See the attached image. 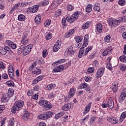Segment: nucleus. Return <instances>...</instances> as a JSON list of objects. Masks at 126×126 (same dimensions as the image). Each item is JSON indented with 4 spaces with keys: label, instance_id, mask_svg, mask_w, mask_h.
Masks as SVG:
<instances>
[{
    "label": "nucleus",
    "instance_id": "1",
    "mask_svg": "<svg viewBox=\"0 0 126 126\" xmlns=\"http://www.w3.org/2000/svg\"><path fill=\"white\" fill-rule=\"evenodd\" d=\"M91 50H92V47H88L85 49L84 53V48L81 47L80 48L79 54L78 55V58H79V59H81V57L83 56H87V55H88V53H89Z\"/></svg>",
    "mask_w": 126,
    "mask_h": 126
},
{
    "label": "nucleus",
    "instance_id": "2",
    "mask_svg": "<svg viewBox=\"0 0 126 126\" xmlns=\"http://www.w3.org/2000/svg\"><path fill=\"white\" fill-rule=\"evenodd\" d=\"M78 16H79L78 12H75L72 16H67L66 19L68 22L73 23L75 20L78 19Z\"/></svg>",
    "mask_w": 126,
    "mask_h": 126
},
{
    "label": "nucleus",
    "instance_id": "3",
    "mask_svg": "<svg viewBox=\"0 0 126 126\" xmlns=\"http://www.w3.org/2000/svg\"><path fill=\"white\" fill-rule=\"evenodd\" d=\"M54 116V113L52 111L47 112L45 114H40L38 116V119L40 120H48V119H50L52 118V117Z\"/></svg>",
    "mask_w": 126,
    "mask_h": 126
},
{
    "label": "nucleus",
    "instance_id": "4",
    "mask_svg": "<svg viewBox=\"0 0 126 126\" xmlns=\"http://www.w3.org/2000/svg\"><path fill=\"white\" fill-rule=\"evenodd\" d=\"M39 104L40 106H42V107H43L44 108H46L47 109H48V110H50V109H52V104L47 100H40L39 101Z\"/></svg>",
    "mask_w": 126,
    "mask_h": 126
},
{
    "label": "nucleus",
    "instance_id": "5",
    "mask_svg": "<svg viewBox=\"0 0 126 126\" xmlns=\"http://www.w3.org/2000/svg\"><path fill=\"white\" fill-rule=\"evenodd\" d=\"M32 48H33V44L27 45L26 48H24V50L23 51V56H27V55H28V54L31 52V49Z\"/></svg>",
    "mask_w": 126,
    "mask_h": 126
},
{
    "label": "nucleus",
    "instance_id": "6",
    "mask_svg": "<svg viewBox=\"0 0 126 126\" xmlns=\"http://www.w3.org/2000/svg\"><path fill=\"white\" fill-rule=\"evenodd\" d=\"M108 22L109 25L112 27L118 26V25L120 24V20H117L115 19H110Z\"/></svg>",
    "mask_w": 126,
    "mask_h": 126
},
{
    "label": "nucleus",
    "instance_id": "7",
    "mask_svg": "<svg viewBox=\"0 0 126 126\" xmlns=\"http://www.w3.org/2000/svg\"><path fill=\"white\" fill-rule=\"evenodd\" d=\"M64 69V66L63 65H59L55 67L53 69L54 72H61V71H63Z\"/></svg>",
    "mask_w": 126,
    "mask_h": 126
},
{
    "label": "nucleus",
    "instance_id": "8",
    "mask_svg": "<svg viewBox=\"0 0 126 126\" xmlns=\"http://www.w3.org/2000/svg\"><path fill=\"white\" fill-rule=\"evenodd\" d=\"M105 71V69L103 68H100L98 69L96 74V78H100L104 74V72Z\"/></svg>",
    "mask_w": 126,
    "mask_h": 126
},
{
    "label": "nucleus",
    "instance_id": "9",
    "mask_svg": "<svg viewBox=\"0 0 126 126\" xmlns=\"http://www.w3.org/2000/svg\"><path fill=\"white\" fill-rule=\"evenodd\" d=\"M119 84L117 82H115L112 84V89L113 93H117V91L119 89Z\"/></svg>",
    "mask_w": 126,
    "mask_h": 126
},
{
    "label": "nucleus",
    "instance_id": "10",
    "mask_svg": "<svg viewBox=\"0 0 126 126\" xmlns=\"http://www.w3.org/2000/svg\"><path fill=\"white\" fill-rule=\"evenodd\" d=\"M6 43L7 45H8V46H9V47H11L12 49H16V44L14 43V42H12L11 40H6Z\"/></svg>",
    "mask_w": 126,
    "mask_h": 126
},
{
    "label": "nucleus",
    "instance_id": "11",
    "mask_svg": "<svg viewBox=\"0 0 126 126\" xmlns=\"http://www.w3.org/2000/svg\"><path fill=\"white\" fill-rule=\"evenodd\" d=\"M66 52H67L68 55H69L70 56H73L74 55V51H73V47L72 46H70L67 48V49L66 50Z\"/></svg>",
    "mask_w": 126,
    "mask_h": 126
},
{
    "label": "nucleus",
    "instance_id": "12",
    "mask_svg": "<svg viewBox=\"0 0 126 126\" xmlns=\"http://www.w3.org/2000/svg\"><path fill=\"white\" fill-rule=\"evenodd\" d=\"M61 47V41L59 40L57 41L56 44L54 45L53 47V52H58L59 49Z\"/></svg>",
    "mask_w": 126,
    "mask_h": 126
},
{
    "label": "nucleus",
    "instance_id": "13",
    "mask_svg": "<svg viewBox=\"0 0 126 126\" xmlns=\"http://www.w3.org/2000/svg\"><path fill=\"white\" fill-rule=\"evenodd\" d=\"M107 106L108 107V108H109V109H111V110L114 108V101L113 99H112V98L108 99Z\"/></svg>",
    "mask_w": 126,
    "mask_h": 126
},
{
    "label": "nucleus",
    "instance_id": "14",
    "mask_svg": "<svg viewBox=\"0 0 126 126\" xmlns=\"http://www.w3.org/2000/svg\"><path fill=\"white\" fill-rule=\"evenodd\" d=\"M27 45H28V38L22 39L20 43V46L24 48H26Z\"/></svg>",
    "mask_w": 126,
    "mask_h": 126
},
{
    "label": "nucleus",
    "instance_id": "15",
    "mask_svg": "<svg viewBox=\"0 0 126 126\" xmlns=\"http://www.w3.org/2000/svg\"><path fill=\"white\" fill-rule=\"evenodd\" d=\"M75 94V89H74V88H71L69 92V94H68V98H72V97H73V96H74Z\"/></svg>",
    "mask_w": 126,
    "mask_h": 126
},
{
    "label": "nucleus",
    "instance_id": "16",
    "mask_svg": "<svg viewBox=\"0 0 126 126\" xmlns=\"http://www.w3.org/2000/svg\"><path fill=\"white\" fill-rule=\"evenodd\" d=\"M71 109V103H67L66 104L64 105L62 107V110L63 111H69V110H70Z\"/></svg>",
    "mask_w": 126,
    "mask_h": 126
},
{
    "label": "nucleus",
    "instance_id": "17",
    "mask_svg": "<svg viewBox=\"0 0 126 126\" xmlns=\"http://www.w3.org/2000/svg\"><path fill=\"white\" fill-rule=\"evenodd\" d=\"M126 93L125 92L122 93L119 98V102L120 103H123V102L125 101V99H126Z\"/></svg>",
    "mask_w": 126,
    "mask_h": 126
},
{
    "label": "nucleus",
    "instance_id": "18",
    "mask_svg": "<svg viewBox=\"0 0 126 126\" xmlns=\"http://www.w3.org/2000/svg\"><path fill=\"white\" fill-rule=\"evenodd\" d=\"M62 1H63V0H55L53 3L51 5V7L52 8H56L57 5H59L60 3H62Z\"/></svg>",
    "mask_w": 126,
    "mask_h": 126
},
{
    "label": "nucleus",
    "instance_id": "19",
    "mask_svg": "<svg viewBox=\"0 0 126 126\" xmlns=\"http://www.w3.org/2000/svg\"><path fill=\"white\" fill-rule=\"evenodd\" d=\"M91 105H92V102H91L88 103V104L85 108L84 110V114H87L90 111V109H91Z\"/></svg>",
    "mask_w": 126,
    "mask_h": 126
},
{
    "label": "nucleus",
    "instance_id": "20",
    "mask_svg": "<svg viewBox=\"0 0 126 126\" xmlns=\"http://www.w3.org/2000/svg\"><path fill=\"white\" fill-rule=\"evenodd\" d=\"M14 105L15 106H18L20 109H21V108H22L24 105V102L21 100L17 101L15 102Z\"/></svg>",
    "mask_w": 126,
    "mask_h": 126
},
{
    "label": "nucleus",
    "instance_id": "21",
    "mask_svg": "<svg viewBox=\"0 0 126 126\" xmlns=\"http://www.w3.org/2000/svg\"><path fill=\"white\" fill-rule=\"evenodd\" d=\"M29 116H30L29 112L27 111H26L24 112V114H23L22 118L24 121H27V120H28V119H29Z\"/></svg>",
    "mask_w": 126,
    "mask_h": 126
},
{
    "label": "nucleus",
    "instance_id": "22",
    "mask_svg": "<svg viewBox=\"0 0 126 126\" xmlns=\"http://www.w3.org/2000/svg\"><path fill=\"white\" fill-rule=\"evenodd\" d=\"M96 30L98 33H102L103 31V25H102L101 23L97 24Z\"/></svg>",
    "mask_w": 126,
    "mask_h": 126
},
{
    "label": "nucleus",
    "instance_id": "23",
    "mask_svg": "<svg viewBox=\"0 0 126 126\" xmlns=\"http://www.w3.org/2000/svg\"><path fill=\"white\" fill-rule=\"evenodd\" d=\"M74 33V29H71L70 31L67 32L65 34V37L66 38H68V37H70L72 34Z\"/></svg>",
    "mask_w": 126,
    "mask_h": 126
},
{
    "label": "nucleus",
    "instance_id": "24",
    "mask_svg": "<svg viewBox=\"0 0 126 126\" xmlns=\"http://www.w3.org/2000/svg\"><path fill=\"white\" fill-rule=\"evenodd\" d=\"M32 73H33L34 74H41L42 71H41V70H40V69L37 68V67H34L33 68V69H32Z\"/></svg>",
    "mask_w": 126,
    "mask_h": 126
},
{
    "label": "nucleus",
    "instance_id": "25",
    "mask_svg": "<svg viewBox=\"0 0 126 126\" xmlns=\"http://www.w3.org/2000/svg\"><path fill=\"white\" fill-rule=\"evenodd\" d=\"M126 118V111L123 112L120 116L119 121L120 123H123Z\"/></svg>",
    "mask_w": 126,
    "mask_h": 126
},
{
    "label": "nucleus",
    "instance_id": "26",
    "mask_svg": "<svg viewBox=\"0 0 126 126\" xmlns=\"http://www.w3.org/2000/svg\"><path fill=\"white\" fill-rule=\"evenodd\" d=\"M65 62V60L64 59H61L55 62H54L53 63H52V65H58V64H61V63H63Z\"/></svg>",
    "mask_w": 126,
    "mask_h": 126
},
{
    "label": "nucleus",
    "instance_id": "27",
    "mask_svg": "<svg viewBox=\"0 0 126 126\" xmlns=\"http://www.w3.org/2000/svg\"><path fill=\"white\" fill-rule=\"evenodd\" d=\"M13 94H14V91L12 88H9L7 93L8 97H12L13 96Z\"/></svg>",
    "mask_w": 126,
    "mask_h": 126
},
{
    "label": "nucleus",
    "instance_id": "28",
    "mask_svg": "<svg viewBox=\"0 0 126 126\" xmlns=\"http://www.w3.org/2000/svg\"><path fill=\"white\" fill-rule=\"evenodd\" d=\"M18 111H20V108H19L17 106L15 105L12 107L11 112L13 114H15L16 112H18Z\"/></svg>",
    "mask_w": 126,
    "mask_h": 126
},
{
    "label": "nucleus",
    "instance_id": "29",
    "mask_svg": "<svg viewBox=\"0 0 126 126\" xmlns=\"http://www.w3.org/2000/svg\"><path fill=\"white\" fill-rule=\"evenodd\" d=\"M112 49H108L107 50H105L102 54V57L107 56L109 54H112Z\"/></svg>",
    "mask_w": 126,
    "mask_h": 126
},
{
    "label": "nucleus",
    "instance_id": "30",
    "mask_svg": "<svg viewBox=\"0 0 126 126\" xmlns=\"http://www.w3.org/2000/svg\"><path fill=\"white\" fill-rule=\"evenodd\" d=\"M109 121L111 124H114V125H117L119 123V119L116 118H110Z\"/></svg>",
    "mask_w": 126,
    "mask_h": 126
},
{
    "label": "nucleus",
    "instance_id": "31",
    "mask_svg": "<svg viewBox=\"0 0 126 126\" xmlns=\"http://www.w3.org/2000/svg\"><path fill=\"white\" fill-rule=\"evenodd\" d=\"M38 11V6L34 5L33 6L31 9V12L32 13H35V12H37Z\"/></svg>",
    "mask_w": 126,
    "mask_h": 126
},
{
    "label": "nucleus",
    "instance_id": "32",
    "mask_svg": "<svg viewBox=\"0 0 126 126\" xmlns=\"http://www.w3.org/2000/svg\"><path fill=\"white\" fill-rule=\"evenodd\" d=\"M26 17L23 14H20L18 16V20L19 21H24Z\"/></svg>",
    "mask_w": 126,
    "mask_h": 126
},
{
    "label": "nucleus",
    "instance_id": "33",
    "mask_svg": "<svg viewBox=\"0 0 126 126\" xmlns=\"http://www.w3.org/2000/svg\"><path fill=\"white\" fill-rule=\"evenodd\" d=\"M34 21L36 23H40L41 22V15H36V16L35 18Z\"/></svg>",
    "mask_w": 126,
    "mask_h": 126
},
{
    "label": "nucleus",
    "instance_id": "34",
    "mask_svg": "<svg viewBox=\"0 0 126 126\" xmlns=\"http://www.w3.org/2000/svg\"><path fill=\"white\" fill-rule=\"evenodd\" d=\"M100 4L99 3H95L94 4V11H97V12H99L100 11Z\"/></svg>",
    "mask_w": 126,
    "mask_h": 126
},
{
    "label": "nucleus",
    "instance_id": "35",
    "mask_svg": "<svg viewBox=\"0 0 126 126\" xmlns=\"http://www.w3.org/2000/svg\"><path fill=\"white\" fill-rule=\"evenodd\" d=\"M86 11L88 13L91 12V11H92V5H88L86 7Z\"/></svg>",
    "mask_w": 126,
    "mask_h": 126
},
{
    "label": "nucleus",
    "instance_id": "36",
    "mask_svg": "<svg viewBox=\"0 0 126 126\" xmlns=\"http://www.w3.org/2000/svg\"><path fill=\"white\" fill-rule=\"evenodd\" d=\"M90 25V22H87L86 23L84 24L82 27V29H87Z\"/></svg>",
    "mask_w": 126,
    "mask_h": 126
},
{
    "label": "nucleus",
    "instance_id": "37",
    "mask_svg": "<svg viewBox=\"0 0 126 126\" xmlns=\"http://www.w3.org/2000/svg\"><path fill=\"white\" fill-rule=\"evenodd\" d=\"M51 20L50 19L46 20L44 22L45 27H48V26H50V25H51Z\"/></svg>",
    "mask_w": 126,
    "mask_h": 126
},
{
    "label": "nucleus",
    "instance_id": "38",
    "mask_svg": "<svg viewBox=\"0 0 126 126\" xmlns=\"http://www.w3.org/2000/svg\"><path fill=\"white\" fill-rule=\"evenodd\" d=\"M36 65H37L36 62H34L33 63H32V66L29 67V70H30V71H32V69L35 68V66H36Z\"/></svg>",
    "mask_w": 126,
    "mask_h": 126
},
{
    "label": "nucleus",
    "instance_id": "39",
    "mask_svg": "<svg viewBox=\"0 0 126 126\" xmlns=\"http://www.w3.org/2000/svg\"><path fill=\"white\" fill-rule=\"evenodd\" d=\"M63 116V113L61 112L57 114H56L55 116V119H56L58 120V119H60V118H62Z\"/></svg>",
    "mask_w": 126,
    "mask_h": 126
},
{
    "label": "nucleus",
    "instance_id": "40",
    "mask_svg": "<svg viewBox=\"0 0 126 126\" xmlns=\"http://www.w3.org/2000/svg\"><path fill=\"white\" fill-rule=\"evenodd\" d=\"M6 84L8 86H10V87H14V83L12 82L11 80H9L6 82Z\"/></svg>",
    "mask_w": 126,
    "mask_h": 126
},
{
    "label": "nucleus",
    "instance_id": "41",
    "mask_svg": "<svg viewBox=\"0 0 126 126\" xmlns=\"http://www.w3.org/2000/svg\"><path fill=\"white\" fill-rule=\"evenodd\" d=\"M15 124V119L14 118H12L9 121V125L11 126H14Z\"/></svg>",
    "mask_w": 126,
    "mask_h": 126
},
{
    "label": "nucleus",
    "instance_id": "42",
    "mask_svg": "<svg viewBox=\"0 0 126 126\" xmlns=\"http://www.w3.org/2000/svg\"><path fill=\"white\" fill-rule=\"evenodd\" d=\"M56 87V84H51L48 85L46 89H48V90H51V89H53V88H54V87Z\"/></svg>",
    "mask_w": 126,
    "mask_h": 126
},
{
    "label": "nucleus",
    "instance_id": "43",
    "mask_svg": "<svg viewBox=\"0 0 126 126\" xmlns=\"http://www.w3.org/2000/svg\"><path fill=\"white\" fill-rule=\"evenodd\" d=\"M74 39L77 43H79L80 42H81L82 40H83V37L76 36Z\"/></svg>",
    "mask_w": 126,
    "mask_h": 126
},
{
    "label": "nucleus",
    "instance_id": "44",
    "mask_svg": "<svg viewBox=\"0 0 126 126\" xmlns=\"http://www.w3.org/2000/svg\"><path fill=\"white\" fill-rule=\"evenodd\" d=\"M120 61L122 62V63H126V57L125 55L121 56L120 57Z\"/></svg>",
    "mask_w": 126,
    "mask_h": 126
},
{
    "label": "nucleus",
    "instance_id": "45",
    "mask_svg": "<svg viewBox=\"0 0 126 126\" xmlns=\"http://www.w3.org/2000/svg\"><path fill=\"white\" fill-rule=\"evenodd\" d=\"M5 124V119L0 117V126H3Z\"/></svg>",
    "mask_w": 126,
    "mask_h": 126
},
{
    "label": "nucleus",
    "instance_id": "46",
    "mask_svg": "<svg viewBox=\"0 0 126 126\" xmlns=\"http://www.w3.org/2000/svg\"><path fill=\"white\" fill-rule=\"evenodd\" d=\"M106 67L108 69H109V70H112V69H113V66H112L111 63H108L106 64Z\"/></svg>",
    "mask_w": 126,
    "mask_h": 126
},
{
    "label": "nucleus",
    "instance_id": "47",
    "mask_svg": "<svg viewBox=\"0 0 126 126\" xmlns=\"http://www.w3.org/2000/svg\"><path fill=\"white\" fill-rule=\"evenodd\" d=\"M88 45V40L85 39L84 40V42L83 43L82 46L81 48H83L84 49Z\"/></svg>",
    "mask_w": 126,
    "mask_h": 126
},
{
    "label": "nucleus",
    "instance_id": "48",
    "mask_svg": "<svg viewBox=\"0 0 126 126\" xmlns=\"http://www.w3.org/2000/svg\"><path fill=\"white\" fill-rule=\"evenodd\" d=\"M87 83H84L81 84L80 85V89H83V88H86V87H87Z\"/></svg>",
    "mask_w": 126,
    "mask_h": 126
},
{
    "label": "nucleus",
    "instance_id": "49",
    "mask_svg": "<svg viewBox=\"0 0 126 126\" xmlns=\"http://www.w3.org/2000/svg\"><path fill=\"white\" fill-rule=\"evenodd\" d=\"M49 4V1L48 0H45L41 2V5H42V6H46V5H48Z\"/></svg>",
    "mask_w": 126,
    "mask_h": 126
},
{
    "label": "nucleus",
    "instance_id": "50",
    "mask_svg": "<svg viewBox=\"0 0 126 126\" xmlns=\"http://www.w3.org/2000/svg\"><path fill=\"white\" fill-rule=\"evenodd\" d=\"M104 40L105 42H106L107 43H109V42L111 41V37L110 36V35H108L105 36V37L104 38Z\"/></svg>",
    "mask_w": 126,
    "mask_h": 126
},
{
    "label": "nucleus",
    "instance_id": "51",
    "mask_svg": "<svg viewBox=\"0 0 126 126\" xmlns=\"http://www.w3.org/2000/svg\"><path fill=\"white\" fill-rule=\"evenodd\" d=\"M0 53L1 55H6V50H5V48H1V50L0 51Z\"/></svg>",
    "mask_w": 126,
    "mask_h": 126
},
{
    "label": "nucleus",
    "instance_id": "52",
    "mask_svg": "<svg viewBox=\"0 0 126 126\" xmlns=\"http://www.w3.org/2000/svg\"><path fill=\"white\" fill-rule=\"evenodd\" d=\"M118 4L121 6L125 5V4H126V1L125 0H119Z\"/></svg>",
    "mask_w": 126,
    "mask_h": 126
},
{
    "label": "nucleus",
    "instance_id": "53",
    "mask_svg": "<svg viewBox=\"0 0 126 126\" xmlns=\"http://www.w3.org/2000/svg\"><path fill=\"white\" fill-rule=\"evenodd\" d=\"M67 10H68V11H71L72 9H73V7L71 4H68L67 5Z\"/></svg>",
    "mask_w": 126,
    "mask_h": 126
},
{
    "label": "nucleus",
    "instance_id": "54",
    "mask_svg": "<svg viewBox=\"0 0 126 126\" xmlns=\"http://www.w3.org/2000/svg\"><path fill=\"white\" fill-rule=\"evenodd\" d=\"M93 65L94 67H97L98 65H99V62L97 61H94L93 63Z\"/></svg>",
    "mask_w": 126,
    "mask_h": 126
},
{
    "label": "nucleus",
    "instance_id": "55",
    "mask_svg": "<svg viewBox=\"0 0 126 126\" xmlns=\"http://www.w3.org/2000/svg\"><path fill=\"white\" fill-rule=\"evenodd\" d=\"M52 38V33L49 32L45 36V39L46 40H50Z\"/></svg>",
    "mask_w": 126,
    "mask_h": 126
},
{
    "label": "nucleus",
    "instance_id": "56",
    "mask_svg": "<svg viewBox=\"0 0 126 126\" xmlns=\"http://www.w3.org/2000/svg\"><path fill=\"white\" fill-rule=\"evenodd\" d=\"M23 50H24V46H21V45H20V48H19V49L17 51L18 54H21V53H22V52H23Z\"/></svg>",
    "mask_w": 126,
    "mask_h": 126
},
{
    "label": "nucleus",
    "instance_id": "57",
    "mask_svg": "<svg viewBox=\"0 0 126 126\" xmlns=\"http://www.w3.org/2000/svg\"><path fill=\"white\" fill-rule=\"evenodd\" d=\"M9 77L11 79H12V80H15V75H14V73H9Z\"/></svg>",
    "mask_w": 126,
    "mask_h": 126
},
{
    "label": "nucleus",
    "instance_id": "58",
    "mask_svg": "<svg viewBox=\"0 0 126 126\" xmlns=\"http://www.w3.org/2000/svg\"><path fill=\"white\" fill-rule=\"evenodd\" d=\"M34 94V91L32 90H30L28 91L27 94L28 96H32Z\"/></svg>",
    "mask_w": 126,
    "mask_h": 126
},
{
    "label": "nucleus",
    "instance_id": "59",
    "mask_svg": "<svg viewBox=\"0 0 126 126\" xmlns=\"http://www.w3.org/2000/svg\"><path fill=\"white\" fill-rule=\"evenodd\" d=\"M120 68L121 69V70H122V71H125V70L126 69V66L125 64H122L120 65Z\"/></svg>",
    "mask_w": 126,
    "mask_h": 126
},
{
    "label": "nucleus",
    "instance_id": "60",
    "mask_svg": "<svg viewBox=\"0 0 126 126\" xmlns=\"http://www.w3.org/2000/svg\"><path fill=\"white\" fill-rule=\"evenodd\" d=\"M96 118L95 117H92L90 119V123L91 124H93L95 121L96 120Z\"/></svg>",
    "mask_w": 126,
    "mask_h": 126
},
{
    "label": "nucleus",
    "instance_id": "61",
    "mask_svg": "<svg viewBox=\"0 0 126 126\" xmlns=\"http://www.w3.org/2000/svg\"><path fill=\"white\" fill-rule=\"evenodd\" d=\"M4 109H5V106H4V105H0V114H1V113H2V111H3Z\"/></svg>",
    "mask_w": 126,
    "mask_h": 126
},
{
    "label": "nucleus",
    "instance_id": "62",
    "mask_svg": "<svg viewBox=\"0 0 126 126\" xmlns=\"http://www.w3.org/2000/svg\"><path fill=\"white\" fill-rule=\"evenodd\" d=\"M47 55H48V52H47V50H44L42 52L43 57L46 58V57H47Z\"/></svg>",
    "mask_w": 126,
    "mask_h": 126
},
{
    "label": "nucleus",
    "instance_id": "63",
    "mask_svg": "<svg viewBox=\"0 0 126 126\" xmlns=\"http://www.w3.org/2000/svg\"><path fill=\"white\" fill-rule=\"evenodd\" d=\"M44 77H45V76H39L38 77H36V79H37L38 81H41V80H42V79H43V78H44Z\"/></svg>",
    "mask_w": 126,
    "mask_h": 126
},
{
    "label": "nucleus",
    "instance_id": "64",
    "mask_svg": "<svg viewBox=\"0 0 126 126\" xmlns=\"http://www.w3.org/2000/svg\"><path fill=\"white\" fill-rule=\"evenodd\" d=\"M33 92L39 91V86H35L33 87V89H32Z\"/></svg>",
    "mask_w": 126,
    "mask_h": 126
}]
</instances>
